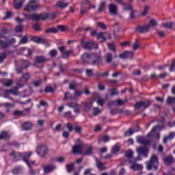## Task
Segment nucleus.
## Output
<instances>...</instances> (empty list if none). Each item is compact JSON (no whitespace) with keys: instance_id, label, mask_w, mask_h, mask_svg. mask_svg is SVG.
<instances>
[{"instance_id":"c03bdc74","label":"nucleus","mask_w":175,"mask_h":175,"mask_svg":"<svg viewBox=\"0 0 175 175\" xmlns=\"http://www.w3.org/2000/svg\"><path fill=\"white\" fill-rule=\"evenodd\" d=\"M175 102V98L174 97H167L166 100L167 105H173Z\"/></svg>"},{"instance_id":"9d476101","label":"nucleus","mask_w":175,"mask_h":175,"mask_svg":"<svg viewBox=\"0 0 175 175\" xmlns=\"http://www.w3.org/2000/svg\"><path fill=\"white\" fill-rule=\"evenodd\" d=\"M136 151L138 155H142L144 158L148 157V149L146 146H138L136 148Z\"/></svg>"},{"instance_id":"6e6552de","label":"nucleus","mask_w":175,"mask_h":175,"mask_svg":"<svg viewBox=\"0 0 175 175\" xmlns=\"http://www.w3.org/2000/svg\"><path fill=\"white\" fill-rule=\"evenodd\" d=\"M81 44L83 46L85 50H92V49H98V44L90 41V42H85V39L83 38L81 41Z\"/></svg>"},{"instance_id":"7c9ffc66","label":"nucleus","mask_w":175,"mask_h":175,"mask_svg":"<svg viewBox=\"0 0 175 175\" xmlns=\"http://www.w3.org/2000/svg\"><path fill=\"white\" fill-rule=\"evenodd\" d=\"M122 113H124V109L118 108L111 109L110 111V114H111V116H116V114H122Z\"/></svg>"},{"instance_id":"20e7f679","label":"nucleus","mask_w":175,"mask_h":175,"mask_svg":"<svg viewBox=\"0 0 175 175\" xmlns=\"http://www.w3.org/2000/svg\"><path fill=\"white\" fill-rule=\"evenodd\" d=\"M39 9H40V5L36 0H30L29 3L24 6V11L27 12V13L37 12Z\"/></svg>"},{"instance_id":"393cba45","label":"nucleus","mask_w":175,"mask_h":175,"mask_svg":"<svg viewBox=\"0 0 175 175\" xmlns=\"http://www.w3.org/2000/svg\"><path fill=\"white\" fill-rule=\"evenodd\" d=\"M32 128V123L31 122H25L22 124L23 131H30Z\"/></svg>"},{"instance_id":"a18cd8bd","label":"nucleus","mask_w":175,"mask_h":175,"mask_svg":"<svg viewBox=\"0 0 175 175\" xmlns=\"http://www.w3.org/2000/svg\"><path fill=\"white\" fill-rule=\"evenodd\" d=\"M64 117H66V118H68L69 120H72V118H75L73 115H72V112H70V111H66L64 113Z\"/></svg>"},{"instance_id":"412c9836","label":"nucleus","mask_w":175,"mask_h":175,"mask_svg":"<svg viewBox=\"0 0 175 175\" xmlns=\"http://www.w3.org/2000/svg\"><path fill=\"white\" fill-rule=\"evenodd\" d=\"M10 139V135L9 133L6 131H1L0 132V140H9Z\"/></svg>"},{"instance_id":"37998d69","label":"nucleus","mask_w":175,"mask_h":175,"mask_svg":"<svg viewBox=\"0 0 175 175\" xmlns=\"http://www.w3.org/2000/svg\"><path fill=\"white\" fill-rule=\"evenodd\" d=\"M110 140V137H109V136L107 135H103V137H101V138L98 140L99 143H100V142H104V143H107V142H109Z\"/></svg>"},{"instance_id":"f257e3e1","label":"nucleus","mask_w":175,"mask_h":175,"mask_svg":"<svg viewBox=\"0 0 175 175\" xmlns=\"http://www.w3.org/2000/svg\"><path fill=\"white\" fill-rule=\"evenodd\" d=\"M81 58L82 62L89 65H98L100 62V57L96 53H84Z\"/></svg>"},{"instance_id":"9b49d317","label":"nucleus","mask_w":175,"mask_h":175,"mask_svg":"<svg viewBox=\"0 0 175 175\" xmlns=\"http://www.w3.org/2000/svg\"><path fill=\"white\" fill-rule=\"evenodd\" d=\"M129 163H131L130 168L135 172H139L140 170H143V165L136 163V160H129Z\"/></svg>"},{"instance_id":"052dcab7","label":"nucleus","mask_w":175,"mask_h":175,"mask_svg":"<svg viewBox=\"0 0 175 175\" xmlns=\"http://www.w3.org/2000/svg\"><path fill=\"white\" fill-rule=\"evenodd\" d=\"M74 131H75L77 133H81L83 129H81V126L77 125L74 127Z\"/></svg>"},{"instance_id":"0e129e2a","label":"nucleus","mask_w":175,"mask_h":175,"mask_svg":"<svg viewBox=\"0 0 175 175\" xmlns=\"http://www.w3.org/2000/svg\"><path fill=\"white\" fill-rule=\"evenodd\" d=\"M74 90H75V96H81V95H83V94H84L83 92H81L80 90H77V89H74Z\"/></svg>"},{"instance_id":"a19ab883","label":"nucleus","mask_w":175,"mask_h":175,"mask_svg":"<svg viewBox=\"0 0 175 175\" xmlns=\"http://www.w3.org/2000/svg\"><path fill=\"white\" fill-rule=\"evenodd\" d=\"M123 10H127V11H132L133 10V7L130 4H126L124 3V5L122 6Z\"/></svg>"},{"instance_id":"aec40b11","label":"nucleus","mask_w":175,"mask_h":175,"mask_svg":"<svg viewBox=\"0 0 175 175\" xmlns=\"http://www.w3.org/2000/svg\"><path fill=\"white\" fill-rule=\"evenodd\" d=\"M147 170H152L154 167V154H152L149 161L146 162Z\"/></svg>"},{"instance_id":"7ed1b4c3","label":"nucleus","mask_w":175,"mask_h":175,"mask_svg":"<svg viewBox=\"0 0 175 175\" xmlns=\"http://www.w3.org/2000/svg\"><path fill=\"white\" fill-rule=\"evenodd\" d=\"M148 139H144V136L138 135L136 137V142L138 144L142 146H150L154 138V127L152 128L151 131L147 134Z\"/></svg>"},{"instance_id":"338daca9","label":"nucleus","mask_w":175,"mask_h":175,"mask_svg":"<svg viewBox=\"0 0 175 175\" xmlns=\"http://www.w3.org/2000/svg\"><path fill=\"white\" fill-rule=\"evenodd\" d=\"M33 29H36V31H42V29L40 28V25L36 23L33 25Z\"/></svg>"},{"instance_id":"09e8293b","label":"nucleus","mask_w":175,"mask_h":175,"mask_svg":"<svg viewBox=\"0 0 175 175\" xmlns=\"http://www.w3.org/2000/svg\"><path fill=\"white\" fill-rule=\"evenodd\" d=\"M42 106L43 107H49V103L43 100L40 101V104L38 105V107H40Z\"/></svg>"},{"instance_id":"39448f33","label":"nucleus","mask_w":175,"mask_h":175,"mask_svg":"<svg viewBox=\"0 0 175 175\" xmlns=\"http://www.w3.org/2000/svg\"><path fill=\"white\" fill-rule=\"evenodd\" d=\"M154 29V21L152 20L145 25H139L136 27V31L139 33L150 32Z\"/></svg>"},{"instance_id":"f03ea898","label":"nucleus","mask_w":175,"mask_h":175,"mask_svg":"<svg viewBox=\"0 0 175 175\" xmlns=\"http://www.w3.org/2000/svg\"><path fill=\"white\" fill-rule=\"evenodd\" d=\"M159 124L154 127V140H159L161 139V131L166 129V120L165 116H162L161 119L158 120Z\"/></svg>"},{"instance_id":"4d7b16f0","label":"nucleus","mask_w":175,"mask_h":175,"mask_svg":"<svg viewBox=\"0 0 175 175\" xmlns=\"http://www.w3.org/2000/svg\"><path fill=\"white\" fill-rule=\"evenodd\" d=\"M78 87H80V84L76 82H72L69 85V88H77Z\"/></svg>"},{"instance_id":"2eb2a0df","label":"nucleus","mask_w":175,"mask_h":175,"mask_svg":"<svg viewBox=\"0 0 175 175\" xmlns=\"http://www.w3.org/2000/svg\"><path fill=\"white\" fill-rule=\"evenodd\" d=\"M109 10L110 14H112V16H117V14H118V7H117L116 4H109Z\"/></svg>"},{"instance_id":"c85d7f7f","label":"nucleus","mask_w":175,"mask_h":175,"mask_svg":"<svg viewBox=\"0 0 175 175\" xmlns=\"http://www.w3.org/2000/svg\"><path fill=\"white\" fill-rule=\"evenodd\" d=\"M83 103V109L84 111H86V113H88V111L91 110L92 103Z\"/></svg>"},{"instance_id":"e2e57ef3","label":"nucleus","mask_w":175,"mask_h":175,"mask_svg":"<svg viewBox=\"0 0 175 175\" xmlns=\"http://www.w3.org/2000/svg\"><path fill=\"white\" fill-rule=\"evenodd\" d=\"M66 128H67L68 132H72V131H73V129H74L73 126H72V124H70V123H69V122H68V123L66 124Z\"/></svg>"},{"instance_id":"de8ad7c7","label":"nucleus","mask_w":175,"mask_h":175,"mask_svg":"<svg viewBox=\"0 0 175 175\" xmlns=\"http://www.w3.org/2000/svg\"><path fill=\"white\" fill-rule=\"evenodd\" d=\"M106 9V2H103L98 7L99 12H103Z\"/></svg>"},{"instance_id":"774afa93","label":"nucleus","mask_w":175,"mask_h":175,"mask_svg":"<svg viewBox=\"0 0 175 175\" xmlns=\"http://www.w3.org/2000/svg\"><path fill=\"white\" fill-rule=\"evenodd\" d=\"M49 17L47 14H40V20H46Z\"/></svg>"},{"instance_id":"423d86ee","label":"nucleus","mask_w":175,"mask_h":175,"mask_svg":"<svg viewBox=\"0 0 175 175\" xmlns=\"http://www.w3.org/2000/svg\"><path fill=\"white\" fill-rule=\"evenodd\" d=\"M13 43H16V39L12 38L10 40L9 38L4 37L3 35H2V31H0L1 49H6V47L9 46V44H13Z\"/></svg>"},{"instance_id":"f704fd0d","label":"nucleus","mask_w":175,"mask_h":175,"mask_svg":"<svg viewBox=\"0 0 175 175\" xmlns=\"http://www.w3.org/2000/svg\"><path fill=\"white\" fill-rule=\"evenodd\" d=\"M120 151V146H118V144H115L111 150V154H117V152H118Z\"/></svg>"},{"instance_id":"13d9d810","label":"nucleus","mask_w":175,"mask_h":175,"mask_svg":"<svg viewBox=\"0 0 175 175\" xmlns=\"http://www.w3.org/2000/svg\"><path fill=\"white\" fill-rule=\"evenodd\" d=\"M21 51L24 52L25 51L26 53H27V56L28 57H30V55H32V51L29 49H27L26 48H21Z\"/></svg>"},{"instance_id":"6ab92c4d","label":"nucleus","mask_w":175,"mask_h":175,"mask_svg":"<svg viewBox=\"0 0 175 175\" xmlns=\"http://www.w3.org/2000/svg\"><path fill=\"white\" fill-rule=\"evenodd\" d=\"M135 53L132 51H124L120 55L122 59H126V58H133Z\"/></svg>"},{"instance_id":"c9c22d12","label":"nucleus","mask_w":175,"mask_h":175,"mask_svg":"<svg viewBox=\"0 0 175 175\" xmlns=\"http://www.w3.org/2000/svg\"><path fill=\"white\" fill-rule=\"evenodd\" d=\"M73 166H75V163H70L66 165L68 173H72V172H73Z\"/></svg>"},{"instance_id":"dca6fc26","label":"nucleus","mask_w":175,"mask_h":175,"mask_svg":"<svg viewBox=\"0 0 175 175\" xmlns=\"http://www.w3.org/2000/svg\"><path fill=\"white\" fill-rule=\"evenodd\" d=\"M32 155V153L30 152H23L22 153L21 156V160L25 162V163L27 165V166H29V158H31V156Z\"/></svg>"},{"instance_id":"0eeeda50","label":"nucleus","mask_w":175,"mask_h":175,"mask_svg":"<svg viewBox=\"0 0 175 175\" xmlns=\"http://www.w3.org/2000/svg\"><path fill=\"white\" fill-rule=\"evenodd\" d=\"M36 152L39 157L44 158L49 154V147L46 145H40L36 148Z\"/></svg>"},{"instance_id":"3c124183","label":"nucleus","mask_w":175,"mask_h":175,"mask_svg":"<svg viewBox=\"0 0 175 175\" xmlns=\"http://www.w3.org/2000/svg\"><path fill=\"white\" fill-rule=\"evenodd\" d=\"M29 18H31V20L34 21L40 20V14H33L31 15H29Z\"/></svg>"},{"instance_id":"6e6d98bb","label":"nucleus","mask_w":175,"mask_h":175,"mask_svg":"<svg viewBox=\"0 0 175 175\" xmlns=\"http://www.w3.org/2000/svg\"><path fill=\"white\" fill-rule=\"evenodd\" d=\"M148 10H150V6L146 5L144 8V11L142 13V16H146L147 13H148Z\"/></svg>"},{"instance_id":"4c0bfd02","label":"nucleus","mask_w":175,"mask_h":175,"mask_svg":"<svg viewBox=\"0 0 175 175\" xmlns=\"http://www.w3.org/2000/svg\"><path fill=\"white\" fill-rule=\"evenodd\" d=\"M46 33H57L58 32V29L55 27H51L46 30Z\"/></svg>"},{"instance_id":"69168bd1","label":"nucleus","mask_w":175,"mask_h":175,"mask_svg":"<svg viewBox=\"0 0 175 175\" xmlns=\"http://www.w3.org/2000/svg\"><path fill=\"white\" fill-rule=\"evenodd\" d=\"M49 55L52 57H55V55H57V50L53 49L51 51H49Z\"/></svg>"},{"instance_id":"1a4fd4ad","label":"nucleus","mask_w":175,"mask_h":175,"mask_svg":"<svg viewBox=\"0 0 175 175\" xmlns=\"http://www.w3.org/2000/svg\"><path fill=\"white\" fill-rule=\"evenodd\" d=\"M30 77H31L28 73L23 74L22 77L18 79L16 81L18 87H24V85L27 84V82L25 81H27V80H29Z\"/></svg>"},{"instance_id":"bf43d9fd","label":"nucleus","mask_w":175,"mask_h":175,"mask_svg":"<svg viewBox=\"0 0 175 175\" xmlns=\"http://www.w3.org/2000/svg\"><path fill=\"white\" fill-rule=\"evenodd\" d=\"M116 102L118 106H122V105H125V103H126V100L118 99L116 100Z\"/></svg>"},{"instance_id":"4be33fe9","label":"nucleus","mask_w":175,"mask_h":175,"mask_svg":"<svg viewBox=\"0 0 175 175\" xmlns=\"http://www.w3.org/2000/svg\"><path fill=\"white\" fill-rule=\"evenodd\" d=\"M175 137V133L171 132L167 136L164 137L163 138V143L164 144H167V142L172 140Z\"/></svg>"},{"instance_id":"603ef678","label":"nucleus","mask_w":175,"mask_h":175,"mask_svg":"<svg viewBox=\"0 0 175 175\" xmlns=\"http://www.w3.org/2000/svg\"><path fill=\"white\" fill-rule=\"evenodd\" d=\"M32 41L35 43H42L43 42V39L39 38V37H33Z\"/></svg>"},{"instance_id":"72a5a7b5","label":"nucleus","mask_w":175,"mask_h":175,"mask_svg":"<svg viewBox=\"0 0 175 175\" xmlns=\"http://www.w3.org/2000/svg\"><path fill=\"white\" fill-rule=\"evenodd\" d=\"M125 157L126 158H128L129 160L130 159H133V152L131 150H129L126 151L125 152Z\"/></svg>"},{"instance_id":"b1692460","label":"nucleus","mask_w":175,"mask_h":175,"mask_svg":"<svg viewBox=\"0 0 175 175\" xmlns=\"http://www.w3.org/2000/svg\"><path fill=\"white\" fill-rule=\"evenodd\" d=\"M83 147L81 145H75L72 148L73 154H81Z\"/></svg>"},{"instance_id":"a878e982","label":"nucleus","mask_w":175,"mask_h":175,"mask_svg":"<svg viewBox=\"0 0 175 175\" xmlns=\"http://www.w3.org/2000/svg\"><path fill=\"white\" fill-rule=\"evenodd\" d=\"M96 165L98 170H103L105 169V163H103L98 158H96Z\"/></svg>"},{"instance_id":"ea45409f","label":"nucleus","mask_w":175,"mask_h":175,"mask_svg":"<svg viewBox=\"0 0 175 175\" xmlns=\"http://www.w3.org/2000/svg\"><path fill=\"white\" fill-rule=\"evenodd\" d=\"M133 133H135V131H133V129H132V128H129L128 131L124 132V136L126 137L132 136Z\"/></svg>"},{"instance_id":"49530a36","label":"nucleus","mask_w":175,"mask_h":175,"mask_svg":"<svg viewBox=\"0 0 175 175\" xmlns=\"http://www.w3.org/2000/svg\"><path fill=\"white\" fill-rule=\"evenodd\" d=\"M66 106H68V107H70L71 109H75L76 107H79V104L76 103H67Z\"/></svg>"},{"instance_id":"2f4dec72","label":"nucleus","mask_w":175,"mask_h":175,"mask_svg":"<svg viewBox=\"0 0 175 175\" xmlns=\"http://www.w3.org/2000/svg\"><path fill=\"white\" fill-rule=\"evenodd\" d=\"M49 61V59L45 58L43 56H38L36 57V62H38L40 64H42L43 62H47Z\"/></svg>"},{"instance_id":"ddd939ff","label":"nucleus","mask_w":175,"mask_h":175,"mask_svg":"<svg viewBox=\"0 0 175 175\" xmlns=\"http://www.w3.org/2000/svg\"><path fill=\"white\" fill-rule=\"evenodd\" d=\"M150 106V100H141L138 101L134 105L135 109H140V107H144V109H147Z\"/></svg>"},{"instance_id":"a211bd4d","label":"nucleus","mask_w":175,"mask_h":175,"mask_svg":"<svg viewBox=\"0 0 175 175\" xmlns=\"http://www.w3.org/2000/svg\"><path fill=\"white\" fill-rule=\"evenodd\" d=\"M55 169H57V167L53 164L46 165L43 167L44 173H45V174L52 173Z\"/></svg>"},{"instance_id":"f3484780","label":"nucleus","mask_w":175,"mask_h":175,"mask_svg":"<svg viewBox=\"0 0 175 175\" xmlns=\"http://www.w3.org/2000/svg\"><path fill=\"white\" fill-rule=\"evenodd\" d=\"M10 157H13L14 162H17L18 161H21L22 153L12 151L10 153Z\"/></svg>"},{"instance_id":"79ce46f5","label":"nucleus","mask_w":175,"mask_h":175,"mask_svg":"<svg viewBox=\"0 0 175 175\" xmlns=\"http://www.w3.org/2000/svg\"><path fill=\"white\" fill-rule=\"evenodd\" d=\"M154 170H157V169H158V166H159V161H158V157H157V155H154Z\"/></svg>"},{"instance_id":"e433bc0d","label":"nucleus","mask_w":175,"mask_h":175,"mask_svg":"<svg viewBox=\"0 0 175 175\" xmlns=\"http://www.w3.org/2000/svg\"><path fill=\"white\" fill-rule=\"evenodd\" d=\"M24 95H23V98H27V96H29L32 94V89L29 88L24 90Z\"/></svg>"},{"instance_id":"680f3d73","label":"nucleus","mask_w":175,"mask_h":175,"mask_svg":"<svg viewBox=\"0 0 175 175\" xmlns=\"http://www.w3.org/2000/svg\"><path fill=\"white\" fill-rule=\"evenodd\" d=\"M24 111H19V110H15L13 111V115L14 116H24Z\"/></svg>"},{"instance_id":"bb28decb","label":"nucleus","mask_w":175,"mask_h":175,"mask_svg":"<svg viewBox=\"0 0 175 175\" xmlns=\"http://www.w3.org/2000/svg\"><path fill=\"white\" fill-rule=\"evenodd\" d=\"M25 2V0H14V8L15 9H20L23 6V3Z\"/></svg>"},{"instance_id":"f8f14e48","label":"nucleus","mask_w":175,"mask_h":175,"mask_svg":"<svg viewBox=\"0 0 175 175\" xmlns=\"http://www.w3.org/2000/svg\"><path fill=\"white\" fill-rule=\"evenodd\" d=\"M10 94H12V95H15V96H17V95H18V88L5 90L4 91L3 97L8 98V99H12V97H9V95H10Z\"/></svg>"},{"instance_id":"c756f323","label":"nucleus","mask_w":175,"mask_h":175,"mask_svg":"<svg viewBox=\"0 0 175 175\" xmlns=\"http://www.w3.org/2000/svg\"><path fill=\"white\" fill-rule=\"evenodd\" d=\"M174 162V158L172 156H168L165 159H164V163L167 165H172Z\"/></svg>"},{"instance_id":"cd10ccee","label":"nucleus","mask_w":175,"mask_h":175,"mask_svg":"<svg viewBox=\"0 0 175 175\" xmlns=\"http://www.w3.org/2000/svg\"><path fill=\"white\" fill-rule=\"evenodd\" d=\"M107 33H99L96 34V39L99 40L100 42H105L106 40V36Z\"/></svg>"},{"instance_id":"5fc2aeb1","label":"nucleus","mask_w":175,"mask_h":175,"mask_svg":"<svg viewBox=\"0 0 175 175\" xmlns=\"http://www.w3.org/2000/svg\"><path fill=\"white\" fill-rule=\"evenodd\" d=\"M12 84H13V81L11 79H8L3 82V85H5V87H10Z\"/></svg>"},{"instance_id":"8fccbe9b","label":"nucleus","mask_w":175,"mask_h":175,"mask_svg":"<svg viewBox=\"0 0 175 175\" xmlns=\"http://www.w3.org/2000/svg\"><path fill=\"white\" fill-rule=\"evenodd\" d=\"M21 64L23 69H26V68L29 66V62L27 60H22Z\"/></svg>"},{"instance_id":"58836bf2","label":"nucleus","mask_w":175,"mask_h":175,"mask_svg":"<svg viewBox=\"0 0 175 175\" xmlns=\"http://www.w3.org/2000/svg\"><path fill=\"white\" fill-rule=\"evenodd\" d=\"M105 61L107 64H110L113 61V55L111 53H107L105 55Z\"/></svg>"},{"instance_id":"4468645a","label":"nucleus","mask_w":175,"mask_h":175,"mask_svg":"<svg viewBox=\"0 0 175 175\" xmlns=\"http://www.w3.org/2000/svg\"><path fill=\"white\" fill-rule=\"evenodd\" d=\"M59 50L62 53L63 58H68L70 54H73L72 50L68 51L65 46H60Z\"/></svg>"},{"instance_id":"864d4df0","label":"nucleus","mask_w":175,"mask_h":175,"mask_svg":"<svg viewBox=\"0 0 175 175\" xmlns=\"http://www.w3.org/2000/svg\"><path fill=\"white\" fill-rule=\"evenodd\" d=\"M163 26L167 29H172L173 27V22L163 23Z\"/></svg>"},{"instance_id":"473e14b6","label":"nucleus","mask_w":175,"mask_h":175,"mask_svg":"<svg viewBox=\"0 0 175 175\" xmlns=\"http://www.w3.org/2000/svg\"><path fill=\"white\" fill-rule=\"evenodd\" d=\"M92 147L89 146L86 150H84L81 152L82 155H87V156H90V155H92Z\"/></svg>"},{"instance_id":"5701e85b","label":"nucleus","mask_w":175,"mask_h":175,"mask_svg":"<svg viewBox=\"0 0 175 175\" xmlns=\"http://www.w3.org/2000/svg\"><path fill=\"white\" fill-rule=\"evenodd\" d=\"M69 6V3L65 2L64 1H59L57 3L56 7L59 9H65V8H68Z\"/></svg>"}]
</instances>
